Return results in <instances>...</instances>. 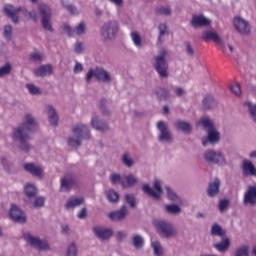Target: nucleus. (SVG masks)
<instances>
[{
	"instance_id": "nucleus-1",
	"label": "nucleus",
	"mask_w": 256,
	"mask_h": 256,
	"mask_svg": "<svg viewBox=\"0 0 256 256\" xmlns=\"http://www.w3.org/2000/svg\"><path fill=\"white\" fill-rule=\"evenodd\" d=\"M198 124L207 132V136L202 140L203 147H207L209 143L215 145L221 141V133H219V130H217V127L215 126V122H213L211 118L202 117L198 121Z\"/></svg>"
},
{
	"instance_id": "nucleus-2",
	"label": "nucleus",
	"mask_w": 256,
	"mask_h": 256,
	"mask_svg": "<svg viewBox=\"0 0 256 256\" xmlns=\"http://www.w3.org/2000/svg\"><path fill=\"white\" fill-rule=\"evenodd\" d=\"M11 137L13 141H15L17 144V148L22 153H30L31 149H33V146H31V143L29 141L31 140V136L29 135V130L25 128V126H18L16 127L11 134Z\"/></svg>"
},
{
	"instance_id": "nucleus-3",
	"label": "nucleus",
	"mask_w": 256,
	"mask_h": 256,
	"mask_svg": "<svg viewBox=\"0 0 256 256\" xmlns=\"http://www.w3.org/2000/svg\"><path fill=\"white\" fill-rule=\"evenodd\" d=\"M83 139H91V131L85 124H76L72 128V135L69 136L67 144L69 147L77 149V147H81Z\"/></svg>"
},
{
	"instance_id": "nucleus-4",
	"label": "nucleus",
	"mask_w": 256,
	"mask_h": 256,
	"mask_svg": "<svg viewBox=\"0 0 256 256\" xmlns=\"http://www.w3.org/2000/svg\"><path fill=\"white\" fill-rule=\"evenodd\" d=\"M21 12H23V15H25L27 19H32L34 23H37V12H35V10L28 11L25 8H16L12 4H6L3 8L4 15H6L8 19H11L12 23H14L15 25L19 23L18 13Z\"/></svg>"
},
{
	"instance_id": "nucleus-5",
	"label": "nucleus",
	"mask_w": 256,
	"mask_h": 256,
	"mask_svg": "<svg viewBox=\"0 0 256 256\" xmlns=\"http://www.w3.org/2000/svg\"><path fill=\"white\" fill-rule=\"evenodd\" d=\"M169 52L167 50L159 51L158 55L154 57L153 67L160 79H167L170 77L169 62H167V56Z\"/></svg>"
},
{
	"instance_id": "nucleus-6",
	"label": "nucleus",
	"mask_w": 256,
	"mask_h": 256,
	"mask_svg": "<svg viewBox=\"0 0 256 256\" xmlns=\"http://www.w3.org/2000/svg\"><path fill=\"white\" fill-rule=\"evenodd\" d=\"M154 227L158 235H160V237H163V239H173V237L178 234L177 229L169 220H156L154 222Z\"/></svg>"
},
{
	"instance_id": "nucleus-7",
	"label": "nucleus",
	"mask_w": 256,
	"mask_h": 256,
	"mask_svg": "<svg viewBox=\"0 0 256 256\" xmlns=\"http://www.w3.org/2000/svg\"><path fill=\"white\" fill-rule=\"evenodd\" d=\"M93 77L96 81H100L101 83H105L106 85H111L113 81V77H111V73L105 70L103 67H96L94 70L90 68L86 74V83H91Z\"/></svg>"
},
{
	"instance_id": "nucleus-8",
	"label": "nucleus",
	"mask_w": 256,
	"mask_h": 256,
	"mask_svg": "<svg viewBox=\"0 0 256 256\" xmlns=\"http://www.w3.org/2000/svg\"><path fill=\"white\" fill-rule=\"evenodd\" d=\"M119 33V22L116 20H110L105 22L100 28V35L103 41H115L117 34Z\"/></svg>"
},
{
	"instance_id": "nucleus-9",
	"label": "nucleus",
	"mask_w": 256,
	"mask_h": 256,
	"mask_svg": "<svg viewBox=\"0 0 256 256\" xmlns=\"http://www.w3.org/2000/svg\"><path fill=\"white\" fill-rule=\"evenodd\" d=\"M38 13L41 19V25L45 31H49L53 33V26L51 25L52 12L51 6L45 3H41L38 5Z\"/></svg>"
},
{
	"instance_id": "nucleus-10",
	"label": "nucleus",
	"mask_w": 256,
	"mask_h": 256,
	"mask_svg": "<svg viewBox=\"0 0 256 256\" xmlns=\"http://www.w3.org/2000/svg\"><path fill=\"white\" fill-rule=\"evenodd\" d=\"M23 239L30 247L37 249V251H51V245H49L47 240H42L37 236H33L31 232H25L23 234Z\"/></svg>"
},
{
	"instance_id": "nucleus-11",
	"label": "nucleus",
	"mask_w": 256,
	"mask_h": 256,
	"mask_svg": "<svg viewBox=\"0 0 256 256\" xmlns=\"http://www.w3.org/2000/svg\"><path fill=\"white\" fill-rule=\"evenodd\" d=\"M142 191L145 193V195H148V197L154 199V201H159L163 195V187L161 186V181L156 179L154 181L153 188H151L149 184H143Z\"/></svg>"
},
{
	"instance_id": "nucleus-12",
	"label": "nucleus",
	"mask_w": 256,
	"mask_h": 256,
	"mask_svg": "<svg viewBox=\"0 0 256 256\" xmlns=\"http://www.w3.org/2000/svg\"><path fill=\"white\" fill-rule=\"evenodd\" d=\"M156 127L160 134L158 135V141L160 143H173V134L171 133V130L169 129V124L165 121H158L156 123Z\"/></svg>"
},
{
	"instance_id": "nucleus-13",
	"label": "nucleus",
	"mask_w": 256,
	"mask_h": 256,
	"mask_svg": "<svg viewBox=\"0 0 256 256\" xmlns=\"http://www.w3.org/2000/svg\"><path fill=\"white\" fill-rule=\"evenodd\" d=\"M203 157L207 163H211L212 165H225V156L222 151L209 149L204 152Z\"/></svg>"
},
{
	"instance_id": "nucleus-14",
	"label": "nucleus",
	"mask_w": 256,
	"mask_h": 256,
	"mask_svg": "<svg viewBox=\"0 0 256 256\" xmlns=\"http://www.w3.org/2000/svg\"><path fill=\"white\" fill-rule=\"evenodd\" d=\"M77 187V176L73 173H67L60 179V191L69 193L71 189Z\"/></svg>"
},
{
	"instance_id": "nucleus-15",
	"label": "nucleus",
	"mask_w": 256,
	"mask_h": 256,
	"mask_svg": "<svg viewBox=\"0 0 256 256\" xmlns=\"http://www.w3.org/2000/svg\"><path fill=\"white\" fill-rule=\"evenodd\" d=\"M9 214L14 223H19L20 225L27 223V214L16 204H11Z\"/></svg>"
},
{
	"instance_id": "nucleus-16",
	"label": "nucleus",
	"mask_w": 256,
	"mask_h": 256,
	"mask_svg": "<svg viewBox=\"0 0 256 256\" xmlns=\"http://www.w3.org/2000/svg\"><path fill=\"white\" fill-rule=\"evenodd\" d=\"M233 25L240 35H251V25L245 19L236 16Z\"/></svg>"
},
{
	"instance_id": "nucleus-17",
	"label": "nucleus",
	"mask_w": 256,
	"mask_h": 256,
	"mask_svg": "<svg viewBox=\"0 0 256 256\" xmlns=\"http://www.w3.org/2000/svg\"><path fill=\"white\" fill-rule=\"evenodd\" d=\"M90 125L96 131L100 133H107L111 131V126H109V122L107 120L99 118V116H95L91 119Z\"/></svg>"
},
{
	"instance_id": "nucleus-18",
	"label": "nucleus",
	"mask_w": 256,
	"mask_h": 256,
	"mask_svg": "<svg viewBox=\"0 0 256 256\" xmlns=\"http://www.w3.org/2000/svg\"><path fill=\"white\" fill-rule=\"evenodd\" d=\"M23 169L32 177H36V179H43L44 170L43 167L36 165L33 162H28L23 164Z\"/></svg>"
},
{
	"instance_id": "nucleus-19",
	"label": "nucleus",
	"mask_w": 256,
	"mask_h": 256,
	"mask_svg": "<svg viewBox=\"0 0 256 256\" xmlns=\"http://www.w3.org/2000/svg\"><path fill=\"white\" fill-rule=\"evenodd\" d=\"M92 231L100 241H109L113 237V229L105 228L103 226H95L92 228Z\"/></svg>"
},
{
	"instance_id": "nucleus-20",
	"label": "nucleus",
	"mask_w": 256,
	"mask_h": 256,
	"mask_svg": "<svg viewBox=\"0 0 256 256\" xmlns=\"http://www.w3.org/2000/svg\"><path fill=\"white\" fill-rule=\"evenodd\" d=\"M129 214V210L126 205L121 206L119 210L110 212L108 214L109 220L119 223V221H125L127 219V215Z\"/></svg>"
},
{
	"instance_id": "nucleus-21",
	"label": "nucleus",
	"mask_w": 256,
	"mask_h": 256,
	"mask_svg": "<svg viewBox=\"0 0 256 256\" xmlns=\"http://www.w3.org/2000/svg\"><path fill=\"white\" fill-rule=\"evenodd\" d=\"M217 99L212 94H205L202 98V111H213L217 109Z\"/></svg>"
},
{
	"instance_id": "nucleus-22",
	"label": "nucleus",
	"mask_w": 256,
	"mask_h": 256,
	"mask_svg": "<svg viewBox=\"0 0 256 256\" xmlns=\"http://www.w3.org/2000/svg\"><path fill=\"white\" fill-rule=\"evenodd\" d=\"M244 205H251L255 207L256 205V186H248L243 199Z\"/></svg>"
},
{
	"instance_id": "nucleus-23",
	"label": "nucleus",
	"mask_w": 256,
	"mask_h": 256,
	"mask_svg": "<svg viewBox=\"0 0 256 256\" xmlns=\"http://www.w3.org/2000/svg\"><path fill=\"white\" fill-rule=\"evenodd\" d=\"M211 25V20L204 15H194L191 20V26L194 29H199V27H209Z\"/></svg>"
},
{
	"instance_id": "nucleus-24",
	"label": "nucleus",
	"mask_w": 256,
	"mask_h": 256,
	"mask_svg": "<svg viewBox=\"0 0 256 256\" xmlns=\"http://www.w3.org/2000/svg\"><path fill=\"white\" fill-rule=\"evenodd\" d=\"M242 175L243 177H256V167L248 159L242 161Z\"/></svg>"
},
{
	"instance_id": "nucleus-25",
	"label": "nucleus",
	"mask_w": 256,
	"mask_h": 256,
	"mask_svg": "<svg viewBox=\"0 0 256 256\" xmlns=\"http://www.w3.org/2000/svg\"><path fill=\"white\" fill-rule=\"evenodd\" d=\"M176 131L184 133V135H191L193 133V125L184 120H176L174 122Z\"/></svg>"
},
{
	"instance_id": "nucleus-26",
	"label": "nucleus",
	"mask_w": 256,
	"mask_h": 256,
	"mask_svg": "<svg viewBox=\"0 0 256 256\" xmlns=\"http://www.w3.org/2000/svg\"><path fill=\"white\" fill-rule=\"evenodd\" d=\"M203 41H213L214 43H217V45H221L222 47H225V43H223V40L221 37H219V34L217 32L213 31H204L202 35Z\"/></svg>"
},
{
	"instance_id": "nucleus-27",
	"label": "nucleus",
	"mask_w": 256,
	"mask_h": 256,
	"mask_svg": "<svg viewBox=\"0 0 256 256\" xmlns=\"http://www.w3.org/2000/svg\"><path fill=\"white\" fill-rule=\"evenodd\" d=\"M27 129L29 133H33V131H37V122H35V118L31 114H26L24 118V123L20 125Z\"/></svg>"
},
{
	"instance_id": "nucleus-28",
	"label": "nucleus",
	"mask_w": 256,
	"mask_h": 256,
	"mask_svg": "<svg viewBox=\"0 0 256 256\" xmlns=\"http://www.w3.org/2000/svg\"><path fill=\"white\" fill-rule=\"evenodd\" d=\"M35 77H49L53 75V66L51 64H44L34 70Z\"/></svg>"
},
{
	"instance_id": "nucleus-29",
	"label": "nucleus",
	"mask_w": 256,
	"mask_h": 256,
	"mask_svg": "<svg viewBox=\"0 0 256 256\" xmlns=\"http://www.w3.org/2000/svg\"><path fill=\"white\" fill-rule=\"evenodd\" d=\"M221 187V180L219 178H215L213 182L208 184V188L206 193L208 197H217L219 195V188Z\"/></svg>"
},
{
	"instance_id": "nucleus-30",
	"label": "nucleus",
	"mask_w": 256,
	"mask_h": 256,
	"mask_svg": "<svg viewBox=\"0 0 256 256\" xmlns=\"http://www.w3.org/2000/svg\"><path fill=\"white\" fill-rule=\"evenodd\" d=\"M154 95H156L158 101H169L171 99V92L165 87L158 86L153 90Z\"/></svg>"
},
{
	"instance_id": "nucleus-31",
	"label": "nucleus",
	"mask_w": 256,
	"mask_h": 256,
	"mask_svg": "<svg viewBox=\"0 0 256 256\" xmlns=\"http://www.w3.org/2000/svg\"><path fill=\"white\" fill-rule=\"evenodd\" d=\"M48 113V121L52 127H57L59 125V114H57V110L52 105L46 106Z\"/></svg>"
},
{
	"instance_id": "nucleus-32",
	"label": "nucleus",
	"mask_w": 256,
	"mask_h": 256,
	"mask_svg": "<svg viewBox=\"0 0 256 256\" xmlns=\"http://www.w3.org/2000/svg\"><path fill=\"white\" fill-rule=\"evenodd\" d=\"M83 203H85V199L72 196L65 203L64 207L66 211H71V209H75V207H79L83 205Z\"/></svg>"
},
{
	"instance_id": "nucleus-33",
	"label": "nucleus",
	"mask_w": 256,
	"mask_h": 256,
	"mask_svg": "<svg viewBox=\"0 0 256 256\" xmlns=\"http://www.w3.org/2000/svg\"><path fill=\"white\" fill-rule=\"evenodd\" d=\"M230 245L231 241L229 238H222L221 242L214 244L213 247L216 251H219V253H225L226 251H229Z\"/></svg>"
},
{
	"instance_id": "nucleus-34",
	"label": "nucleus",
	"mask_w": 256,
	"mask_h": 256,
	"mask_svg": "<svg viewBox=\"0 0 256 256\" xmlns=\"http://www.w3.org/2000/svg\"><path fill=\"white\" fill-rule=\"evenodd\" d=\"M105 195L109 203H119L121 195L114 189L106 190Z\"/></svg>"
},
{
	"instance_id": "nucleus-35",
	"label": "nucleus",
	"mask_w": 256,
	"mask_h": 256,
	"mask_svg": "<svg viewBox=\"0 0 256 256\" xmlns=\"http://www.w3.org/2000/svg\"><path fill=\"white\" fill-rule=\"evenodd\" d=\"M210 233L213 237H225V235H227L223 227L217 223L212 225Z\"/></svg>"
},
{
	"instance_id": "nucleus-36",
	"label": "nucleus",
	"mask_w": 256,
	"mask_h": 256,
	"mask_svg": "<svg viewBox=\"0 0 256 256\" xmlns=\"http://www.w3.org/2000/svg\"><path fill=\"white\" fill-rule=\"evenodd\" d=\"M164 209L168 215H181V207L177 204H167Z\"/></svg>"
},
{
	"instance_id": "nucleus-37",
	"label": "nucleus",
	"mask_w": 256,
	"mask_h": 256,
	"mask_svg": "<svg viewBox=\"0 0 256 256\" xmlns=\"http://www.w3.org/2000/svg\"><path fill=\"white\" fill-rule=\"evenodd\" d=\"M121 161H122L123 165H125V167H128V168H131V167H133V165H135V161L131 157V152H129V151H125L122 154Z\"/></svg>"
},
{
	"instance_id": "nucleus-38",
	"label": "nucleus",
	"mask_w": 256,
	"mask_h": 256,
	"mask_svg": "<svg viewBox=\"0 0 256 256\" xmlns=\"http://www.w3.org/2000/svg\"><path fill=\"white\" fill-rule=\"evenodd\" d=\"M143 245H145V240L141 235L135 234L132 236V247H134V249H143Z\"/></svg>"
},
{
	"instance_id": "nucleus-39",
	"label": "nucleus",
	"mask_w": 256,
	"mask_h": 256,
	"mask_svg": "<svg viewBox=\"0 0 256 256\" xmlns=\"http://www.w3.org/2000/svg\"><path fill=\"white\" fill-rule=\"evenodd\" d=\"M151 248L155 256H165V251L163 250V245L159 241L151 242Z\"/></svg>"
},
{
	"instance_id": "nucleus-40",
	"label": "nucleus",
	"mask_w": 256,
	"mask_h": 256,
	"mask_svg": "<svg viewBox=\"0 0 256 256\" xmlns=\"http://www.w3.org/2000/svg\"><path fill=\"white\" fill-rule=\"evenodd\" d=\"M165 189L169 201H172L173 203H181V197H179V195H177V193H175L171 187L166 186Z\"/></svg>"
},
{
	"instance_id": "nucleus-41",
	"label": "nucleus",
	"mask_w": 256,
	"mask_h": 256,
	"mask_svg": "<svg viewBox=\"0 0 256 256\" xmlns=\"http://www.w3.org/2000/svg\"><path fill=\"white\" fill-rule=\"evenodd\" d=\"M158 31V41L159 43H163V37H165V35H169V27L167 26L166 23H160L158 25Z\"/></svg>"
},
{
	"instance_id": "nucleus-42",
	"label": "nucleus",
	"mask_w": 256,
	"mask_h": 256,
	"mask_svg": "<svg viewBox=\"0 0 256 256\" xmlns=\"http://www.w3.org/2000/svg\"><path fill=\"white\" fill-rule=\"evenodd\" d=\"M24 193L28 199H33V197H37V187L33 184H28L25 186Z\"/></svg>"
},
{
	"instance_id": "nucleus-43",
	"label": "nucleus",
	"mask_w": 256,
	"mask_h": 256,
	"mask_svg": "<svg viewBox=\"0 0 256 256\" xmlns=\"http://www.w3.org/2000/svg\"><path fill=\"white\" fill-rule=\"evenodd\" d=\"M124 201L126 205H129V207H131L132 209H135V207H137V198L132 193L125 194Z\"/></svg>"
},
{
	"instance_id": "nucleus-44",
	"label": "nucleus",
	"mask_w": 256,
	"mask_h": 256,
	"mask_svg": "<svg viewBox=\"0 0 256 256\" xmlns=\"http://www.w3.org/2000/svg\"><path fill=\"white\" fill-rule=\"evenodd\" d=\"M110 182L112 185H122V187H126L125 181H123V177L119 173H112L110 175Z\"/></svg>"
},
{
	"instance_id": "nucleus-45",
	"label": "nucleus",
	"mask_w": 256,
	"mask_h": 256,
	"mask_svg": "<svg viewBox=\"0 0 256 256\" xmlns=\"http://www.w3.org/2000/svg\"><path fill=\"white\" fill-rule=\"evenodd\" d=\"M244 105L248 108L249 116L254 121V123H256V104L252 102H245Z\"/></svg>"
},
{
	"instance_id": "nucleus-46",
	"label": "nucleus",
	"mask_w": 256,
	"mask_h": 256,
	"mask_svg": "<svg viewBox=\"0 0 256 256\" xmlns=\"http://www.w3.org/2000/svg\"><path fill=\"white\" fill-rule=\"evenodd\" d=\"M99 109H100L102 115H104L105 117H109V115H111V111L107 107V100L105 98H102L99 101Z\"/></svg>"
},
{
	"instance_id": "nucleus-47",
	"label": "nucleus",
	"mask_w": 256,
	"mask_h": 256,
	"mask_svg": "<svg viewBox=\"0 0 256 256\" xmlns=\"http://www.w3.org/2000/svg\"><path fill=\"white\" fill-rule=\"evenodd\" d=\"M123 179H125L127 187H135L139 183V180L133 174L124 175Z\"/></svg>"
},
{
	"instance_id": "nucleus-48",
	"label": "nucleus",
	"mask_w": 256,
	"mask_h": 256,
	"mask_svg": "<svg viewBox=\"0 0 256 256\" xmlns=\"http://www.w3.org/2000/svg\"><path fill=\"white\" fill-rule=\"evenodd\" d=\"M3 37L7 41H11L13 38V26H11V24L5 25L3 27Z\"/></svg>"
},
{
	"instance_id": "nucleus-49",
	"label": "nucleus",
	"mask_w": 256,
	"mask_h": 256,
	"mask_svg": "<svg viewBox=\"0 0 256 256\" xmlns=\"http://www.w3.org/2000/svg\"><path fill=\"white\" fill-rule=\"evenodd\" d=\"M155 15H165V17H171V8L169 7H157L154 10Z\"/></svg>"
},
{
	"instance_id": "nucleus-50",
	"label": "nucleus",
	"mask_w": 256,
	"mask_h": 256,
	"mask_svg": "<svg viewBox=\"0 0 256 256\" xmlns=\"http://www.w3.org/2000/svg\"><path fill=\"white\" fill-rule=\"evenodd\" d=\"M234 256H249V245H242L235 250Z\"/></svg>"
},
{
	"instance_id": "nucleus-51",
	"label": "nucleus",
	"mask_w": 256,
	"mask_h": 256,
	"mask_svg": "<svg viewBox=\"0 0 256 256\" xmlns=\"http://www.w3.org/2000/svg\"><path fill=\"white\" fill-rule=\"evenodd\" d=\"M79 251L77 250V244L71 242V244L66 249L65 256H77Z\"/></svg>"
},
{
	"instance_id": "nucleus-52",
	"label": "nucleus",
	"mask_w": 256,
	"mask_h": 256,
	"mask_svg": "<svg viewBox=\"0 0 256 256\" xmlns=\"http://www.w3.org/2000/svg\"><path fill=\"white\" fill-rule=\"evenodd\" d=\"M11 69H13V66H11V63H6L4 66L0 67V79L10 75Z\"/></svg>"
},
{
	"instance_id": "nucleus-53",
	"label": "nucleus",
	"mask_w": 256,
	"mask_h": 256,
	"mask_svg": "<svg viewBox=\"0 0 256 256\" xmlns=\"http://www.w3.org/2000/svg\"><path fill=\"white\" fill-rule=\"evenodd\" d=\"M230 201L229 199H220L218 202V209L220 213H225L229 209Z\"/></svg>"
},
{
	"instance_id": "nucleus-54",
	"label": "nucleus",
	"mask_w": 256,
	"mask_h": 256,
	"mask_svg": "<svg viewBox=\"0 0 256 256\" xmlns=\"http://www.w3.org/2000/svg\"><path fill=\"white\" fill-rule=\"evenodd\" d=\"M131 39L136 47H142V38L138 32H131Z\"/></svg>"
},
{
	"instance_id": "nucleus-55",
	"label": "nucleus",
	"mask_w": 256,
	"mask_h": 256,
	"mask_svg": "<svg viewBox=\"0 0 256 256\" xmlns=\"http://www.w3.org/2000/svg\"><path fill=\"white\" fill-rule=\"evenodd\" d=\"M33 207L34 209H41V207H45V197H37L33 202Z\"/></svg>"
},
{
	"instance_id": "nucleus-56",
	"label": "nucleus",
	"mask_w": 256,
	"mask_h": 256,
	"mask_svg": "<svg viewBox=\"0 0 256 256\" xmlns=\"http://www.w3.org/2000/svg\"><path fill=\"white\" fill-rule=\"evenodd\" d=\"M61 3L63 7H65V9H67V11H69V13H71L72 15H75V13H77V8L74 5L67 4L69 3L68 0H61Z\"/></svg>"
},
{
	"instance_id": "nucleus-57",
	"label": "nucleus",
	"mask_w": 256,
	"mask_h": 256,
	"mask_svg": "<svg viewBox=\"0 0 256 256\" xmlns=\"http://www.w3.org/2000/svg\"><path fill=\"white\" fill-rule=\"evenodd\" d=\"M26 88L31 95H41V90L35 84H26Z\"/></svg>"
},
{
	"instance_id": "nucleus-58",
	"label": "nucleus",
	"mask_w": 256,
	"mask_h": 256,
	"mask_svg": "<svg viewBox=\"0 0 256 256\" xmlns=\"http://www.w3.org/2000/svg\"><path fill=\"white\" fill-rule=\"evenodd\" d=\"M30 59L36 63H41V61H43V54L40 52H33L30 54Z\"/></svg>"
},
{
	"instance_id": "nucleus-59",
	"label": "nucleus",
	"mask_w": 256,
	"mask_h": 256,
	"mask_svg": "<svg viewBox=\"0 0 256 256\" xmlns=\"http://www.w3.org/2000/svg\"><path fill=\"white\" fill-rule=\"evenodd\" d=\"M229 89L236 95V97H241V85L239 83H237L236 86L230 85Z\"/></svg>"
},
{
	"instance_id": "nucleus-60",
	"label": "nucleus",
	"mask_w": 256,
	"mask_h": 256,
	"mask_svg": "<svg viewBox=\"0 0 256 256\" xmlns=\"http://www.w3.org/2000/svg\"><path fill=\"white\" fill-rule=\"evenodd\" d=\"M184 45L186 47V53L188 57H194L195 56V50H193V46H191V42H184Z\"/></svg>"
},
{
	"instance_id": "nucleus-61",
	"label": "nucleus",
	"mask_w": 256,
	"mask_h": 256,
	"mask_svg": "<svg viewBox=\"0 0 256 256\" xmlns=\"http://www.w3.org/2000/svg\"><path fill=\"white\" fill-rule=\"evenodd\" d=\"M76 35H85V23L84 22H80L76 26Z\"/></svg>"
},
{
	"instance_id": "nucleus-62",
	"label": "nucleus",
	"mask_w": 256,
	"mask_h": 256,
	"mask_svg": "<svg viewBox=\"0 0 256 256\" xmlns=\"http://www.w3.org/2000/svg\"><path fill=\"white\" fill-rule=\"evenodd\" d=\"M174 93L176 97H185V95H187V92L185 91V89L181 87L174 88Z\"/></svg>"
},
{
	"instance_id": "nucleus-63",
	"label": "nucleus",
	"mask_w": 256,
	"mask_h": 256,
	"mask_svg": "<svg viewBox=\"0 0 256 256\" xmlns=\"http://www.w3.org/2000/svg\"><path fill=\"white\" fill-rule=\"evenodd\" d=\"M64 33H67L68 37H73V28L67 24L62 25Z\"/></svg>"
},
{
	"instance_id": "nucleus-64",
	"label": "nucleus",
	"mask_w": 256,
	"mask_h": 256,
	"mask_svg": "<svg viewBox=\"0 0 256 256\" xmlns=\"http://www.w3.org/2000/svg\"><path fill=\"white\" fill-rule=\"evenodd\" d=\"M1 165L4 167L7 173H11V166H9V162L7 161V158L5 157L1 158Z\"/></svg>"
}]
</instances>
